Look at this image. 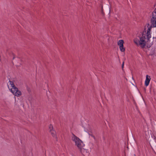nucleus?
<instances>
[{"mask_svg": "<svg viewBox=\"0 0 156 156\" xmlns=\"http://www.w3.org/2000/svg\"><path fill=\"white\" fill-rule=\"evenodd\" d=\"M151 25L150 26L149 24H148V26L147 28H145L144 30L142 33V37H140V40L136 38L134 39L133 41L135 44L137 46L140 45L142 48H144L146 45V42L145 39L147 38V42L149 40L151 37V35L150 34V32L151 29L152 27H153L152 24L151 22Z\"/></svg>", "mask_w": 156, "mask_h": 156, "instance_id": "1", "label": "nucleus"}, {"mask_svg": "<svg viewBox=\"0 0 156 156\" xmlns=\"http://www.w3.org/2000/svg\"><path fill=\"white\" fill-rule=\"evenodd\" d=\"M72 135L73 136L72 137V140L75 142L76 145L77 146H85L83 142L79 138L76 136L73 133H72Z\"/></svg>", "mask_w": 156, "mask_h": 156, "instance_id": "2", "label": "nucleus"}, {"mask_svg": "<svg viewBox=\"0 0 156 156\" xmlns=\"http://www.w3.org/2000/svg\"><path fill=\"white\" fill-rule=\"evenodd\" d=\"M151 21L153 27H156V8L152 13Z\"/></svg>", "mask_w": 156, "mask_h": 156, "instance_id": "3", "label": "nucleus"}, {"mask_svg": "<svg viewBox=\"0 0 156 156\" xmlns=\"http://www.w3.org/2000/svg\"><path fill=\"white\" fill-rule=\"evenodd\" d=\"M10 91L14 95L17 97H19L22 94L21 91L19 90L16 87H15L13 90L11 89Z\"/></svg>", "mask_w": 156, "mask_h": 156, "instance_id": "4", "label": "nucleus"}, {"mask_svg": "<svg viewBox=\"0 0 156 156\" xmlns=\"http://www.w3.org/2000/svg\"><path fill=\"white\" fill-rule=\"evenodd\" d=\"M49 128V132L51 133L52 136L55 138L57 139V137L56 135V132L55 130H53V127L51 125H50Z\"/></svg>", "mask_w": 156, "mask_h": 156, "instance_id": "5", "label": "nucleus"}, {"mask_svg": "<svg viewBox=\"0 0 156 156\" xmlns=\"http://www.w3.org/2000/svg\"><path fill=\"white\" fill-rule=\"evenodd\" d=\"M78 147L79 150L83 155L89 152V150L86 148H83V147Z\"/></svg>", "mask_w": 156, "mask_h": 156, "instance_id": "6", "label": "nucleus"}, {"mask_svg": "<svg viewBox=\"0 0 156 156\" xmlns=\"http://www.w3.org/2000/svg\"><path fill=\"white\" fill-rule=\"evenodd\" d=\"M151 79V77L150 76L148 75H146V79L145 82V85L146 86H147L149 85Z\"/></svg>", "mask_w": 156, "mask_h": 156, "instance_id": "7", "label": "nucleus"}, {"mask_svg": "<svg viewBox=\"0 0 156 156\" xmlns=\"http://www.w3.org/2000/svg\"><path fill=\"white\" fill-rule=\"evenodd\" d=\"M9 84L11 85V87H12V90H13L14 88H15V87H16V86L14 85V83L12 81L9 80Z\"/></svg>", "mask_w": 156, "mask_h": 156, "instance_id": "8", "label": "nucleus"}, {"mask_svg": "<svg viewBox=\"0 0 156 156\" xmlns=\"http://www.w3.org/2000/svg\"><path fill=\"white\" fill-rule=\"evenodd\" d=\"M124 43V41L122 40H121L119 41L118 42V45H121L123 44V43Z\"/></svg>", "mask_w": 156, "mask_h": 156, "instance_id": "9", "label": "nucleus"}, {"mask_svg": "<svg viewBox=\"0 0 156 156\" xmlns=\"http://www.w3.org/2000/svg\"><path fill=\"white\" fill-rule=\"evenodd\" d=\"M119 49L122 52H123L125 51V49L123 47V44L119 46Z\"/></svg>", "mask_w": 156, "mask_h": 156, "instance_id": "10", "label": "nucleus"}, {"mask_svg": "<svg viewBox=\"0 0 156 156\" xmlns=\"http://www.w3.org/2000/svg\"><path fill=\"white\" fill-rule=\"evenodd\" d=\"M101 13L102 15H104V12H103V6H102L101 8Z\"/></svg>", "mask_w": 156, "mask_h": 156, "instance_id": "11", "label": "nucleus"}, {"mask_svg": "<svg viewBox=\"0 0 156 156\" xmlns=\"http://www.w3.org/2000/svg\"><path fill=\"white\" fill-rule=\"evenodd\" d=\"M124 62H123L122 65V69H123V68L124 67Z\"/></svg>", "mask_w": 156, "mask_h": 156, "instance_id": "12", "label": "nucleus"}, {"mask_svg": "<svg viewBox=\"0 0 156 156\" xmlns=\"http://www.w3.org/2000/svg\"><path fill=\"white\" fill-rule=\"evenodd\" d=\"M95 141L96 142V143H97V139H96V138H95V137L94 138Z\"/></svg>", "mask_w": 156, "mask_h": 156, "instance_id": "13", "label": "nucleus"}, {"mask_svg": "<svg viewBox=\"0 0 156 156\" xmlns=\"http://www.w3.org/2000/svg\"><path fill=\"white\" fill-rule=\"evenodd\" d=\"M89 135H90V136L92 137L93 136H94L93 134H89Z\"/></svg>", "mask_w": 156, "mask_h": 156, "instance_id": "14", "label": "nucleus"}, {"mask_svg": "<svg viewBox=\"0 0 156 156\" xmlns=\"http://www.w3.org/2000/svg\"><path fill=\"white\" fill-rule=\"evenodd\" d=\"M15 58V56H14L13 57L12 59H14Z\"/></svg>", "mask_w": 156, "mask_h": 156, "instance_id": "15", "label": "nucleus"}, {"mask_svg": "<svg viewBox=\"0 0 156 156\" xmlns=\"http://www.w3.org/2000/svg\"><path fill=\"white\" fill-rule=\"evenodd\" d=\"M92 137L93 138H94L95 137L94 136H93Z\"/></svg>", "mask_w": 156, "mask_h": 156, "instance_id": "16", "label": "nucleus"}, {"mask_svg": "<svg viewBox=\"0 0 156 156\" xmlns=\"http://www.w3.org/2000/svg\"><path fill=\"white\" fill-rule=\"evenodd\" d=\"M92 137L93 138H94L95 137L94 136H93Z\"/></svg>", "mask_w": 156, "mask_h": 156, "instance_id": "17", "label": "nucleus"}, {"mask_svg": "<svg viewBox=\"0 0 156 156\" xmlns=\"http://www.w3.org/2000/svg\"><path fill=\"white\" fill-rule=\"evenodd\" d=\"M154 38H156V37H153V39H154Z\"/></svg>", "mask_w": 156, "mask_h": 156, "instance_id": "18", "label": "nucleus"}, {"mask_svg": "<svg viewBox=\"0 0 156 156\" xmlns=\"http://www.w3.org/2000/svg\"><path fill=\"white\" fill-rule=\"evenodd\" d=\"M146 90V89L145 88H144V90H145H145Z\"/></svg>", "mask_w": 156, "mask_h": 156, "instance_id": "19", "label": "nucleus"}, {"mask_svg": "<svg viewBox=\"0 0 156 156\" xmlns=\"http://www.w3.org/2000/svg\"><path fill=\"white\" fill-rule=\"evenodd\" d=\"M129 146V143H128V146Z\"/></svg>", "mask_w": 156, "mask_h": 156, "instance_id": "20", "label": "nucleus"}, {"mask_svg": "<svg viewBox=\"0 0 156 156\" xmlns=\"http://www.w3.org/2000/svg\"><path fill=\"white\" fill-rule=\"evenodd\" d=\"M127 147V148H128V147Z\"/></svg>", "mask_w": 156, "mask_h": 156, "instance_id": "21", "label": "nucleus"}, {"mask_svg": "<svg viewBox=\"0 0 156 156\" xmlns=\"http://www.w3.org/2000/svg\"><path fill=\"white\" fill-rule=\"evenodd\" d=\"M155 138H156V137H155V138H154V139H155Z\"/></svg>", "mask_w": 156, "mask_h": 156, "instance_id": "22", "label": "nucleus"}]
</instances>
